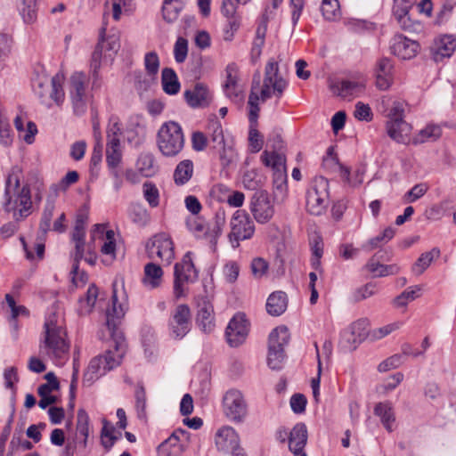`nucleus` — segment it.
I'll list each match as a JSON object with an SVG mask.
<instances>
[{"mask_svg":"<svg viewBox=\"0 0 456 456\" xmlns=\"http://www.w3.org/2000/svg\"><path fill=\"white\" fill-rule=\"evenodd\" d=\"M374 413L380 418L381 423L388 432L393 431L395 418L391 403L381 402L377 403L374 408Z\"/></svg>","mask_w":456,"mask_h":456,"instance_id":"e433bc0d","label":"nucleus"},{"mask_svg":"<svg viewBox=\"0 0 456 456\" xmlns=\"http://www.w3.org/2000/svg\"><path fill=\"white\" fill-rule=\"evenodd\" d=\"M403 363V356L401 354H394L391 357L381 362L378 370L379 372H386L392 369L399 367Z\"/></svg>","mask_w":456,"mask_h":456,"instance_id":"774afa93","label":"nucleus"},{"mask_svg":"<svg viewBox=\"0 0 456 456\" xmlns=\"http://www.w3.org/2000/svg\"><path fill=\"white\" fill-rule=\"evenodd\" d=\"M241 182L245 189L256 191L263 186L264 177L257 170L250 169L244 172Z\"/></svg>","mask_w":456,"mask_h":456,"instance_id":"49530a36","label":"nucleus"},{"mask_svg":"<svg viewBox=\"0 0 456 456\" xmlns=\"http://www.w3.org/2000/svg\"><path fill=\"white\" fill-rule=\"evenodd\" d=\"M386 127L388 136L396 142L407 143L410 141L411 126L404 120L387 121Z\"/></svg>","mask_w":456,"mask_h":456,"instance_id":"a878e982","label":"nucleus"},{"mask_svg":"<svg viewBox=\"0 0 456 456\" xmlns=\"http://www.w3.org/2000/svg\"><path fill=\"white\" fill-rule=\"evenodd\" d=\"M184 134L180 124L167 121L161 125L157 134V145L165 157L177 156L184 147Z\"/></svg>","mask_w":456,"mask_h":456,"instance_id":"0eeeda50","label":"nucleus"},{"mask_svg":"<svg viewBox=\"0 0 456 456\" xmlns=\"http://www.w3.org/2000/svg\"><path fill=\"white\" fill-rule=\"evenodd\" d=\"M192 252H186L174 267V295L176 298L186 296L188 285L199 278L198 270L192 261Z\"/></svg>","mask_w":456,"mask_h":456,"instance_id":"6e6552de","label":"nucleus"},{"mask_svg":"<svg viewBox=\"0 0 456 456\" xmlns=\"http://www.w3.org/2000/svg\"><path fill=\"white\" fill-rule=\"evenodd\" d=\"M391 53L402 60H410L416 56L419 45L416 40L403 35H395L390 42Z\"/></svg>","mask_w":456,"mask_h":456,"instance_id":"412c9836","label":"nucleus"},{"mask_svg":"<svg viewBox=\"0 0 456 456\" xmlns=\"http://www.w3.org/2000/svg\"><path fill=\"white\" fill-rule=\"evenodd\" d=\"M421 289L419 286L408 288L394 299V305L396 307L405 306L410 301L414 300L419 296Z\"/></svg>","mask_w":456,"mask_h":456,"instance_id":"5fc2aeb1","label":"nucleus"},{"mask_svg":"<svg viewBox=\"0 0 456 456\" xmlns=\"http://www.w3.org/2000/svg\"><path fill=\"white\" fill-rule=\"evenodd\" d=\"M143 63L147 75L151 79H155L160 66V61L158 53L155 51L147 53L144 55Z\"/></svg>","mask_w":456,"mask_h":456,"instance_id":"3c124183","label":"nucleus"},{"mask_svg":"<svg viewBox=\"0 0 456 456\" xmlns=\"http://www.w3.org/2000/svg\"><path fill=\"white\" fill-rule=\"evenodd\" d=\"M307 437V428L305 423H297L289 431L288 444L293 456H307L305 451Z\"/></svg>","mask_w":456,"mask_h":456,"instance_id":"5701e85b","label":"nucleus"},{"mask_svg":"<svg viewBox=\"0 0 456 456\" xmlns=\"http://www.w3.org/2000/svg\"><path fill=\"white\" fill-rule=\"evenodd\" d=\"M45 379L47 382L39 386L38 395L51 394L53 391L59 389L60 384L53 372L45 374Z\"/></svg>","mask_w":456,"mask_h":456,"instance_id":"0e129e2a","label":"nucleus"},{"mask_svg":"<svg viewBox=\"0 0 456 456\" xmlns=\"http://www.w3.org/2000/svg\"><path fill=\"white\" fill-rule=\"evenodd\" d=\"M194 173V165L191 159H184L180 161L173 173L174 183L177 186L186 184L192 177Z\"/></svg>","mask_w":456,"mask_h":456,"instance_id":"473e14b6","label":"nucleus"},{"mask_svg":"<svg viewBox=\"0 0 456 456\" xmlns=\"http://www.w3.org/2000/svg\"><path fill=\"white\" fill-rule=\"evenodd\" d=\"M283 2V0H272V9L266 7L263 14L264 23L259 25L256 31V36L252 42L250 51V58L252 62H256L262 53L263 46L265 45V34L267 29L266 22L273 15V11L276 10ZM304 0H289V6L291 10V21L295 27L301 16L304 9Z\"/></svg>","mask_w":456,"mask_h":456,"instance_id":"423d86ee","label":"nucleus"},{"mask_svg":"<svg viewBox=\"0 0 456 456\" xmlns=\"http://www.w3.org/2000/svg\"><path fill=\"white\" fill-rule=\"evenodd\" d=\"M455 50L456 37L452 35H442L436 37L430 46V53L436 62L450 58Z\"/></svg>","mask_w":456,"mask_h":456,"instance_id":"4be33fe9","label":"nucleus"},{"mask_svg":"<svg viewBox=\"0 0 456 456\" xmlns=\"http://www.w3.org/2000/svg\"><path fill=\"white\" fill-rule=\"evenodd\" d=\"M249 330V323L244 314H236L225 330L227 342L231 346H238L241 345L247 338Z\"/></svg>","mask_w":456,"mask_h":456,"instance_id":"a211bd4d","label":"nucleus"},{"mask_svg":"<svg viewBox=\"0 0 456 456\" xmlns=\"http://www.w3.org/2000/svg\"><path fill=\"white\" fill-rule=\"evenodd\" d=\"M88 76L81 71L74 72L69 81V94L74 112L82 115L86 112L90 99L88 92Z\"/></svg>","mask_w":456,"mask_h":456,"instance_id":"ddd939ff","label":"nucleus"},{"mask_svg":"<svg viewBox=\"0 0 456 456\" xmlns=\"http://www.w3.org/2000/svg\"><path fill=\"white\" fill-rule=\"evenodd\" d=\"M45 331L39 344V354L62 366L69 358V345L61 318L49 314L45 322Z\"/></svg>","mask_w":456,"mask_h":456,"instance_id":"7ed1b4c3","label":"nucleus"},{"mask_svg":"<svg viewBox=\"0 0 456 456\" xmlns=\"http://www.w3.org/2000/svg\"><path fill=\"white\" fill-rule=\"evenodd\" d=\"M92 240H94L97 236L102 237L103 241L101 247V253L105 256L102 262L105 265H110L116 258V240L115 232L112 230H107L104 224H94L92 230Z\"/></svg>","mask_w":456,"mask_h":456,"instance_id":"6ab92c4d","label":"nucleus"},{"mask_svg":"<svg viewBox=\"0 0 456 456\" xmlns=\"http://www.w3.org/2000/svg\"><path fill=\"white\" fill-rule=\"evenodd\" d=\"M289 333L285 326H280L272 330L269 335L267 364L274 370L283 367L285 360L284 346L289 343Z\"/></svg>","mask_w":456,"mask_h":456,"instance_id":"f8f14e48","label":"nucleus"},{"mask_svg":"<svg viewBox=\"0 0 456 456\" xmlns=\"http://www.w3.org/2000/svg\"><path fill=\"white\" fill-rule=\"evenodd\" d=\"M122 158L120 149V139H111L110 142H107L106 147V161L110 170V174L115 177L118 178L119 173L117 169Z\"/></svg>","mask_w":456,"mask_h":456,"instance_id":"bb28decb","label":"nucleus"},{"mask_svg":"<svg viewBox=\"0 0 456 456\" xmlns=\"http://www.w3.org/2000/svg\"><path fill=\"white\" fill-rule=\"evenodd\" d=\"M188 53V42L183 37H178L174 46L175 60L178 63L185 61Z\"/></svg>","mask_w":456,"mask_h":456,"instance_id":"69168bd1","label":"nucleus"},{"mask_svg":"<svg viewBox=\"0 0 456 456\" xmlns=\"http://www.w3.org/2000/svg\"><path fill=\"white\" fill-rule=\"evenodd\" d=\"M442 134V129L437 125H428L425 128L421 129L419 134L413 138V143H424L429 141H436Z\"/></svg>","mask_w":456,"mask_h":456,"instance_id":"09e8293b","label":"nucleus"},{"mask_svg":"<svg viewBox=\"0 0 456 456\" xmlns=\"http://www.w3.org/2000/svg\"><path fill=\"white\" fill-rule=\"evenodd\" d=\"M143 197L151 208H156L159 204V192L157 186L151 183L146 182L143 183Z\"/></svg>","mask_w":456,"mask_h":456,"instance_id":"bf43d9fd","label":"nucleus"},{"mask_svg":"<svg viewBox=\"0 0 456 456\" xmlns=\"http://www.w3.org/2000/svg\"><path fill=\"white\" fill-rule=\"evenodd\" d=\"M63 79L64 77L61 74L50 77L46 73L42 72L32 79V87L43 102L49 96L57 105H61L65 98L62 87Z\"/></svg>","mask_w":456,"mask_h":456,"instance_id":"1a4fd4ad","label":"nucleus"},{"mask_svg":"<svg viewBox=\"0 0 456 456\" xmlns=\"http://www.w3.org/2000/svg\"><path fill=\"white\" fill-rule=\"evenodd\" d=\"M99 295V289L94 284H91L84 297L78 300V312L80 314H90L96 303Z\"/></svg>","mask_w":456,"mask_h":456,"instance_id":"79ce46f5","label":"nucleus"},{"mask_svg":"<svg viewBox=\"0 0 456 456\" xmlns=\"http://www.w3.org/2000/svg\"><path fill=\"white\" fill-rule=\"evenodd\" d=\"M186 226L197 238H204L211 243L210 224L201 216L189 217L186 220Z\"/></svg>","mask_w":456,"mask_h":456,"instance_id":"f704fd0d","label":"nucleus"},{"mask_svg":"<svg viewBox=\"0 0 456 456\" xmlns=\"http://www.w3.org/2000/svg\"><path fill=\"white\" fill-rule=\"evenodd\" d=\"M321 10L323 17L328 20H334L340 15L338 0H322Z\"/></svg>","mask_w":456,"mask_h":456,"instance_id":"6e6d98bb","label":"nucleus"},{"mask_svg":"<svg viewBox=\"0 0 456 456\" xmlns=\"http://www.w3.org/2000/svg\"><path fill=\"white\" fill-rule=\"evenodd\" d=\"M133 9L134 0H110L104 4L103 16L110 12L112 19L118 21L122 14H129Z\"/></svg>","mask_w":456,"mask_h":456,"instance_id":"cd10ccee","label":"nucleus"},{"mask_svg":"<svg viewBox=\"0 0 456 456\" xmlns=\"http://www.w3.org/2000/svg\"><path fill=\"white\" fill-rule=\"evenodd\" d=\"M411 8H393L395 18L397 20L400 28L405 31L414 32L420 28V23L413 21L409 17Z\"/></svg>","mask_w":456,"mask_h":456,"instance_id":"ea45409f","label":"nucleus"},{"mask_svg":"<svg viewBox=\"0 0 456 456\" xmlns=\"http://www.w3.org/2000/svg\"><path fill=\"white\" fill-rule=\"evenodd\" d=\"M369 322L366 319H360L353 322L340 335V346L346 350H354L369 335Z\"/></svg>","mask_w":456,"mask_h":456,"instance_id":"f3484780","label":"nucleus"},{"mask_svg":"<svg viewBox=\"0 0 456 456\" xmlns=\"http://www.w3.org/2000/svg\"><path fill=\"white\" fill-rule=\"evenodd\" d=\"M216 445L224 452H230L240 446V437L235 429L232 427H223L218 429L216 435Z\"/></svg>","mask_w":456,"mask_h":456,"instance_id":"393cba45","label":"nucleus"},{"mask_svg":"<svg viewBox=\"0 0 456 456\" xmlns=\"http://www.w3.org/2000/svg\"><path fill=\"white\" fill-rule=\"evenodd\" d=\"M21 169L15 166L10 170L5 180L4 209L12 213L15 221L27 217L31 213L32 200L28 184L20 186Z\"/></svg>","mask_w":456,"mask_h":456,"instance_id":"20e7f679","label":"nucleus"},{"mask_svg":"<svg viewBox=\"0 0 456 456\" xmlns=\"http://www.w3.org/2000/svg\"><path fill=\"white\" fill-rule=\"evenodd\" d=\"M261 159L265 166L272 167L277 178H285V158L283 155L275 151H265L261 155Z\"/></svg>","mask_w":456,"mask_h":456,"instance_id":"c756f323","label":"nucleus"},{"mask_svg":"<svg viewBox=\"0 0 456 456\" xmlns=\"http://www.w3.org/2000/svg\"><path fill=\"white\" fill-rule=\"evenodd\" d=\"M163 274V270L159 265L148 263L144 266L142 283L147 289H155L161 286Z\"/></svg>","mask_w":456,"mask_h":456,"instance_id":"c85d7f7f","label":"nucleus"},{"mask_svg":"<svg viewBox=\"0 0 456 456\" xmlns=\"http://www.w3.org/2000/svg\"><path fill=\"white\" fill-rule=\"evenodd\" d=\"M403 326V322L396 321L392 323L387 324L383 327L374 329L370 333L372 340L381 339L389 334L400 330Z\"/></svg>","mask_w":456,"mask_h":456,"instance_id":"864d4df0","label":"nucleus"},{"mask_svg":"<svg viewBox=\"0 0 456 456\" xmlns=\"http://www.w3.org/2000/svg\"><path fill=\"white\" fill-rule=\"evenodd\" d=\"M367 270L373 274L374 277H386L396 274L400 268L397 265H382L371 258L366 265Z\"/></svg>","mask_w":456,"mask_h":456,"instance_id":"a19ab883","label":"nucleus"},{"mask_svg":"<svg viewBox=\"0 0 456 456\" xmlns=\"http://www.w3.org/2000/svg\"><path fill=\"white\" fill-rule=\"evenodd\" d=\"M329 181L323 176L315 177L306 191V209L314 216L325 212L329 203Z\"/></svg>","mask_w":456,"mask_h":456,"instance_id":"9b49d317","label":"nucleus"},{"mask_svg":"<svg viewBox=\"0 0 456 456\" xmlns=\"http://www.w3.org/2000/svg\"><path fill=\"white\" fill-rule=\"evenodd\" d=\"M288 305V297L285 292L276 291L267 298L266 310L273 316H279L285 312Z\"/></svg>","mask_w":456,"mask_h":456,"instance_id":"72a5a7b5","label":"nucleus"},{"mask_svg":"<svg viewBox=\"0 0 456 456\" xmlns=\"http://www.w3.org/2000/svg\"><path fill=\"white\" fill-rule=\"evenodd\" d=\"M120 48L119 35L118 33H106V28L100 31L99 41L92 53L90 71L93 77L92 87H99V69L102 62L112 61Z\"/></svg>","mask_w":456,"mask_h":456,"instance_id":"39448f33","label":"nucleus"},{"mask_svg":"<svg viewBox=\"0 0 456 456\" xmlns=\"http://www.w3.org/2000/svg\"><path fill=\"white\" fill-rule=\"evenodd\" d=\"M197 323L205 332H209L214 327V309L209 302L199 304Z\"/></svg>","mask_w":456,"mask_h":456,"instance_id":"2f4dec72","label":"nucleus"},{"mask_svg":"<svg viewBox=\"0 0 456 456\" xmlns=\"http://www.w3.org/2000/svg\"><path fill=\"white\" fill-rule=\"evenodd\" d=\"M136 167L140 174L145 177H151L158 171V167L154 164V158L150 153H142L139 156Z\"/></svg>","mask_w":456,"mask_h":456,"instance_id":"c03bdc74","label":"nucleus"},{"mask_svg":"<svg viewBox=\"0 0 456 456\" xmlns=\"http://www.w3.org/2000/svg\"><path fill=\"white\" fill-rule=\"evenodd\" d=\"M428 191V185L425 183L415 184L409 191L403 196V201L406 203H412L426 194Z\"/></svg>","mask_w":456,"mask_h":456,"instance_id":"680f3d73","label":"nucleus"},{"mask_svg":"<svg viewBox=\"0 0 456 456\" xmlns=\"http://www.w3.org/2000/svg\"><path fill=\"white\" fill-rule=\"evenodd\" d=\"M183 95L185 102L191 108L207 107L212 101V94L202 83H197L192 88L185 90Z\"/></svg>","mask_w":456,"mask_h":456,"instance_id":"b1692460","label":"nucleus"},{"mask_svg":"<svg viewBox=\"0 0 456 456\" xmlns=\"http://www.w3.org/2000/svg\"><path fill=\"white\" fill-rule=\"evenodd\" d=\"M169 328L175 338H183L191 330V312L186 305H179L169 321Z\"/></svg>","mask_w":456,"mask_h":456,"instance_id":"aec40b11","label":"nucleus"},{"mask_svg":"<svg viewBox=\"0 0 456 456\" xmlns=\"http://www.w3.org/2000/svg\"><path fill=\"white\" fill-rule=\"evenodd\" d=\"M363 89L364 84L354 80H342L333 86V92L343 98L357 96Z\"/></svg>","mask_w":456,"mask_h":456,"instance_id":"c9c22d12","label":"nucleus"},{"mask_svg":"<svg viewBox=\"0 0 456 456\" xmlns=\"http://www.w3.org/2000/svg\"><path fill=\"white\" fill-rule=\"evenodd\" d=\"M229 227L228 240L233 248H237L240 241L251 239L256 230L253 219L242 209L233 213Z\"/></svg>","mask_w":456,"mask_h":456,"instance_id":"9d476101","label":"nucleus"},{"mask_svg":"<svg viewBox=\"0 0 456 456\" xmlns=\"http://www.w3.org/2000/svg\"><path fill=\"white\" fill-rule=\"evenodd\" d=\"M226 215L223 208L216 209L211 228V244L216 245L219 237L222 235L223 228L225 224Z\"/></svg>","mask_w":456,"mask_h":456,"instance_id":"a18cd8bd","label":"nucleus"},{"mask_svg":"<svg viewBox=\"0 0 456 456\" xmlns=\"http://www.w3.org/2000/svg\"><path fill=\"white\" fill-rule=\"evenodd\" d=\"M13 142V134L9 120L0 113V143L4 146H10Z\"/></svg>","mask_w":456,"mask_h":456,"instance_id":"13d9d810","label":"nucleus"},{"mask_svg":"<svg viewBox=\"0 0 456 456\" xmlns=\"http://www.w3.org/2000/svg\"><path fill=\"white\" fill-rule=\"evenodd\" d=\"M135 409L137 417L143 420H147V396L144 387L142 384H137L134 391Z\"/></svg>","mask_w":456,"mask_h":456,"instance_id":"de8ad7c7","label":"nucleus"},{"mask_svg":"<svg viewBox=\"0 0 456 456\" xmlns=\"http://www.w3.org/2000/svg\"><path fill=\"white\" fill-rule=\"evenodd\" d=\"M439 256L440 250L437 248H433L430 251L421 254L411 267L412 273L416 275L422 274L431 263L439 257Z\"/></svg>","mask_w":456,"mask_h":456,"instance_id":"58836bf2","label":"nucleus"},{"mask_svg":"<svg viewBox=\"0 0 456 456\" xmlns=\"http://www.w3.org/2000/svg\"><path fill=\"white\" fill-rule=\"evenodd\" d=\"M223 411L234 423H242L248 415V404L243 393L235 388L229 389L223 396Z\"/></svg>","mask_w":456,"mask_h":456,"instance_id":"4468645a","label":"nucleus"},{"mask_svg":"<svg viewBox=\"0 0 456 456\" xmlns=\"http://www.w3.org/2000/svg\"><path fill=\"white\" fill-rule=\"evenodd\" d=\"M148 252L150 257H157L163 265H169L175 259V247L171 237L164 232L156 234L148 247Z\"/></svg>","mask_w":456,"mask_h":456,"instance_id":"dca6fc26","label":"nucleus"},{"mask_svg":"<svg viewBox=\"0 0 456 456\" xmlns=\"http://www.w3.org/2000/svg\"><path fill=\"white\" fill-rule=\"evenodd\" d=\"M129 216L131 220L140 226L146 225L150 221V214L141 204H133L130 208Z\"/></svg>","mask_w":456,"mask_h":456,"instance_id":"603ef678","label":"nucleus"},{"mask_svg":"<svg viewBox=\"0 0 456 456\" xmlns=\"http://www.w3.org/2000/svg\"><path fill=\"white\" fill-rule=\"evenodd\" d=\"M183 8L181 1L165 0L162 5V17L167 22L173 23L178 19Z\"/></svg>","mask_w":456,"mask_h":456,"instance_id":"37998d69","label":"nucleus"},{"mask_svg":"<svg viewBox=\"0 0 456 456\" xmlns=\"http://www.w3.org/2000/svg\"><path fill=\"white\" fill-rule=\"evenodd\" d=\"M126 306L118 302L116 289H113L112 305L106 311V326L112 338V348L105 351L103 354L93 358L83 378L86 386H91L107 371L118 366L126 353V344L121 333L118 332V326L126 314Z\"/></svg>","mask_w":456,"mask_h":456,"instance_id":"f03ea898","label":"nucleus"},{"mask_svg":"<svg viewBox=\"0 0 456 456\" xmlns=\"http://www.w3.org/2000/svg\"><path fill=\"white\" fill-rule=\"evenodd\" d=\"M77 432L78 436L83 437V443L86 446L89 436V417L83 409L77 411Z\"/></svg>","mask_w":456,"mask_h":456,"instance_id":"4d7b16f0","label":"nucleus"},{"mask_svg":"<svg viewBox=\"0 0 456 456\" xmlns=\"http://www.w3.org/2000/svg\"><path fill=\"white\" fill-rule=\"evenodd\" d=\"M287 86L288 82L280 74L279 63L273 58L270 59L265 65L262 86H260L259 78L257 80L254 78L248 102L249 107L248 119L250 122L248 142L251 152L256 153L260 151L264 144L263 136L256 129L258 112L260 110L259 101L264 102L273 96L280 99Z\"/></svg>","mask_w":456,"mask_h":456,"instance_id":"f257e3e1","label":"nucleus"},{"mask_svg":"<svg viewBox=\"0 0 456 456\" xmlns=\"http://www.w3.org/2000/svg\"><path fill=\"white\" fill-rule=\"evenodd\" d=\"M249 211L258 224H267L274 216L275 208L265 190L256 191L249 200Z\"/></svg>","mask_w":456,"mask_h":456,"instance_id":"2eb2a0df","label":"nucleus"},{"mask_svg":"<svg viewBox=\"0 0 456 456\" xmlns=\"http://www.w3.org/2000/svg\"><path fill=\"white\" fill-rule=\"evenodd\" d=\"M103 427L102 429V444L109 451L118 439L114 436V428L106 419L102 420Z\"/></svg>","mask_w":456,"mask_h":456,"instance_id":"e2e57ef3","label":"nucleus"},{"mask_svg":"<svg viewBox=\"0 0 456 456\" xmlns=\"http://www.w3.org/2000/svg\"><path fill=\"white\" fill-rule=\"evenodd\" d=\"M53 210L54 205L53 203H48L45 207L39 225V229L44 234H45L50 230Z\"/></svg>","mask_w":456,"mask_h":456,"instance_id":"338daca9","label":"nucleus"},{"mask_svg":"<svg viewBox=\"0 0 456 456\" xmlns=\"http://www.w3.org/2000/svg\"><path fill=\"white\" fill-rule=\"evenodd\" d=\"M75 246V253H74V262L72 265V273H73V281L77 282L76 274L78 272V264L81 259H83L85 253L87 249V245H86L85 240L73 241Z\"/></svg>","mask_w":456,"mask_h":456,"instance_id":"052dcab7","label":"nucleus"},{"mask_svg":"<svg viewBox=\"0 0 456 456\" xmlns=\"http://www.w3.org/2000/svg\"><path fill=\"white\" fill-rule=\"evenodd\" d=\"M161 84L163 91L170 95H175L180 91V82L175 70L171 68H165L161 74Z\"/></svg>","mask_w":456,"mask_h":456,"instance_id":"4c0bfd02","label":"nucleus"},{"mask_svg":"<svg viewBox=\"0 0 456 456\" xmlns=\"http://www.w3.org/2000/svg\"><path fill=\"white\" fill-rule=\"evenodd\" d=\"M19 9L24 22L33 23L37 20V0H21Z\"/></svg>","mask_w":456,"mask_h":456,"instance_id":"8fccbe9b","label":"nucleus"},{"mask_svg":"<svg viewBox=\"0 0 456 456\" xmlns=\"http://www.w3.org/2000/svg\"><path fill=\"white\" fill-rule=\"evenodd\" d=\"M224 94L229 98L237 97L240 93L238 85V68L236 64L230 63L225 69V82L223 86Z\"/></svg>","mask_w":456,"mask_h":456,"instance_id":"7c9ffc66","label":"nucleus"}]
</instances>
